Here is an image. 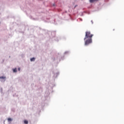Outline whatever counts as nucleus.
Instances as JSON below:
<instances>
[{
	"label": "nucleus",
	"mask_w": 124,
	"mask_h": 124,
	"mask_svg": "<svg viewBox=\"0 0 124 124\" xmlns=\"http://www.w3.org/2000/svg\"><path fill=\"white\" fill-rule=\"evenodd\" d=\"M13 72H17V69L16 68L13 69Z\"/></svg>",
	"instance_id": "obj_5"
},
{
	"label": "nucleus",
	"mask_w": 124,
	"mask_h": 124,
	"mask_svg": "<svg viewBox=\"0 0 124 124\" xmlns=\"http://www.w3.org/2000/svg\"><path fill=\"white\" fill-rule=\"evenodd\" d=\"M85 33V37L84 38V40H86L87 38L88 39L85 41V45H89V44H91V43L93 42L92 38L93 36V35L91 34L90 31H86Z\"/></svg>",
	"instance_id": "obj_1"
},
{
	"label": "nucleus",
	"mask_w": 124,
	"mask_h": 124,
	"mask_svg": "<svg viewBox=\"0 0 124 124\" xmlns=\"http://www.w3.org/2000/svg\"><path fill=\"white\" fill-rule=\"evenodd\" d=\"M8 122H11V121H12V119H11V118H8Z\"/></svg>",
	"instance_id": "obj_7"
},
{
	"label": "nucleus",
	"mask_w": 124,
	"mask_h": 124,
	"mask_svg": "<svg viewBox=\"0 0 124 124\" xmlns=\"http://www.w3.org/2000/svg\"><path fill=\"white\" fill-rule=\"evenodd\" d=\"M18 70L19 71H20L21 70V68H18Z\"/></svg>",
	"instance_id": "obj_8"
},
{
	"label": "nucleus",
	"mask_w": 124,
	"mask_h": 124,
	"mask_svg": "<svg viewBox=\"0 0 124 124\" xmlns=\"http://www.w3.org/2000/svg\"><path fill=\"white\" fill-rule=\"evenodd\" d=\"M98 0H90V2L93 3V2H94V1H97Z\"/></svg>",
	"instance_id": "obj_2"
},
{
	"label": "nucleus",
	"mask_w": 124,
	"mask_h": 124,
	"mask_svg": "<svg viewBox=\"0 0 124 124\" xmlns=\"http://www.w3.org/2000/svg\"><path fill=\"white\" fill-rule=\"evenodd\" d=\"M5 77H0V79H5Z\"/></svg>",
	"instance_id": "obj_6"
},
{
	"label": "nucleus",
	"mask_w": 124,
	"mask_h": 124,
	"mask_svg": "<svg viewBox=\"0 0 124 124\" xmlns=\"http://www.w3.org/2000/svg\"><path fill=\"white\" fill-rule=\"evenodd\" d=\"M35 61V58H32L31 59V62H34Z\"/></svg>",
	"instance_id": "obj_3"
},
{
	"label": "nucleus",
	"mask_w": 124,
	"mask_h": 124,
	"mask_svg": "<svg viewBox=\"0 0 124 124\" xmlns=\"http://www.w3.org/2000/svg\"><path fill=\"white\" fill-rule=\"evenodd\" d=\"M24 124H29V121H28V120H24Z\"/></svg>",
	"instance_id": "obj_4"
}]
</instances>
